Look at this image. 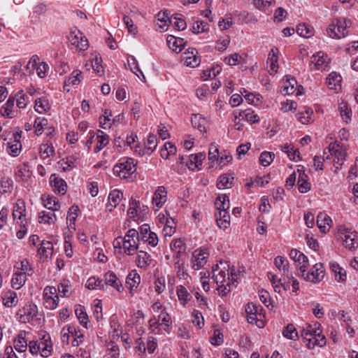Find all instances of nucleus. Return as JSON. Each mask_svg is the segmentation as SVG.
<instances>
[{"instance_id": "1", "label": "nucleus", "mask_w": 358, "mask_h": 358, "mask_svg": "<svg viewBox=\"0 0 358 358\" xmlns=\"http://www.w3.org/2000/svg\"><path fill=\"white\" fill-rule=\"evenodd\" d=\"M213 273L214 281L217 285V290L222 288L221 291H225L229 288L228 291H231L236 288L242 271L236 272L234 266L230 267L227 262L220 261L215 267H213Z\"/></svg>"}, {"instance_id": "2", "label": "nucleus", "mask_w": 358, "mask_h": 358, "mask_svg": "<svg viewBox=\"0 0 358 358\" xmlns=\"http://www.w3.org/2000/svg\"><path fill=\"white\" fill-rule=\"evenodd\" d=\"M301 336L309 349H313L315 346L322 347L326 344L325 336L322 334L318 322L306 324L301 331Z\"/></svg>"}, {"instance_id": "3", "label": "nucleus", "mask_w": 358, "mask_h": 358, "mask_svg": "<svg viewBox=\"0 0 358 358\" xmlns=\"http://www.w3.org/2000/svg\"><path fill=\"white\" fill-rule=\"evenodd\" d=\"M134 159L129 157H124L120 159V162L114 166V174L121 178H127L136 171Z\"/></svg>"}, {"instance_id": "4", "label": "nucleus", "mask_w": 358, "mask_h": 358, "mask_svg": "<svg viewBox=\"0 0 358 358\" xmlns=\"http://www.w3.org/2000/svg\"><path fill=\"white\" fill-rule=\"evenodd\" d=\"M123 248L128 255H133L138 248L139 234L134 229H129L123 238Z\"/></svg>"}, {"instance_id": "5", "label": "nucleus", "mask_w": 358, "mask_h": 358, "mask_svg": "<svg viewBox=\"0 0 358 358\" xmlns=\"http://www.w3.org/2000/svg\"><path fill=\"white\" fill-rule=\"evenodd\" d=\"M69 40L79 51H85L89 47L87 38L76 28L71 30L69 36Z\"/></svg>"}, {"instance_id": "6", "label": "nucleus", "mask_w": 358, "mask_h": 358, "mask_svg": "<svg viewBox=\"0 0 358 358\" xmlns=\"http://www.w3.org/2000/svg\"><path fill=\"white\" fill-rule=\"evenodd\" d=\"M39 343L40 355L43 357H48L53 350L50 335L46 332L41 334Z\"/></svg>"}, {"instance_id": "7", "label": "nucleus", "mask_w": 358, "mask_h": 358, "mask_svg": "<svg viewBox=\"0 0 358 358\" xmlns=\"http://www.w3.org/2000/svg\"><path fill=\"white\" fill-rule=\"evenodd\" d=\"M76 332L79 334L81 331V329L79 327H77L73 324H68L65 325L61 330V340L63 343L69 344L70 337L74 338V334Z\"/></svg>"}, {"instance_id": "8", "label": "nucleus", "mask_w": 358, "mask_h": 358, "mask_svg": "<svg viewBox=\"0 0 358 358\" xmlns=\"http://www.w3.org/2000/svg\"><path fill=\"white\" fill-rule=\"evenodd\" d=\"M304 279L310 282H317L322 280L324 277L323 265L322 264H316L313 266L310 273H306L303 276Z\"/></svg>"}, {"instance_id": "9", "label": "nucleus", "mask_w": 358, "mask_h": 358, "mask_svg": "<svg viewBox=\"0 0 358 358\" xmlns=\"http://www.w3.org/2000/svg\"><path fill=\"white\" fill-rule=\"evenodd\" d=\"M329 62V59L322 52H318L316 56L313 55L311 60V63L314 64L315 69L321 71L326 69Z\"/></svg>"}, {"instance_id": "10", "label": "nucleus", "mask_w": 358, "mask_h": 358, "mask_svg": "<svg viewBox=\"0 0 358 358\" xmlns=\"http://www.w3.org/2000/svg\"><path fill=\"white\" fill-rule=\"evenodd\" d=\"M43 304L50 310L55 309L59 303V296L57 292H43Z\"/></svg>"}, {"instance_id": "11", "label": "nucleus", "mask_w": 358, "mask_h": 358, "mask_svg": "<svg viewBox=\"0 0 358 358\" xmlns=\"http://www.w3.org/2000/svg\"><path fill=\"white\" fill-rule=\"evenodd\" d=\"M50 182L59 194L62 195L66 194L67 185L64 180L59 178L56 174H52L50 177Z\"/></svg>"}, {"instance_id": "12", "label": "nucleus", "mask_w": 358, "mask_h": 358, "mask_svg": "<svg viewBox=\"0 0 358 358\" xmlns=\"http://www.w3.org/2000/svg\"><path fill=\"white\" fill-rule=\"evenodd\" d=\"M299 178H298V189L301 193L308 192L311 187V185L308 182V176L305 173L304 171L298 169Z\"/></svg>"}, {"instance_id": "13", "label": "nucleus", "mask_w": 358, "mask_h": 358, "mask_svg": "<svg viewBox=\"0 0 358 358\" xmlns=\"http://www.w3.org/2000/svg\"><path fill=\"white\" fill-rule=\"evenodd\" d=\"M104 285H108L117 291H120L121 288L123 289L122 282L113 272H107L104 275Z\"/></svg>"}, {"instance_id": "14", "label": "nucleus", "mask_w": 358, "mask_h": 358, "mask_svg": "<svg viewBox=\"0 0 358 358\" xmlns=\"http://www.w3.org/2000/svg\"><path fill=\"white\" fill-rule=\"evenodd\" d=\"M279 50L277 48H273L271 49V52L268 54V57L267 59V63H270V70L268 72L270 74H273L277 72L278 70V55Z\"/></svg>"}, {"instance_id": "15", "label": "nucleus", "mask_w": 358, "mask_h": 358, "mask_svg": "<svg viewBox=\"0 0 358 358\" xmlns=\"http://www.w3.org/2000/svg\"><path fill=\"white\" fill-rule=\"evenodd\" d=\"M343 238V245L349 250H354L358 248V234L357 233H350L345 234Z\"/></svg>"}, {"instance_id": "16", "label": "nucleus", "mask_w": 358, "mask_h": 358, "mask_svg": "<svg viewBox=\"0 0 358 358\" xmlns=\"http://www.w3.org/2000/svg\"><path fill=\"white\" fill-rule=\"evenodd\" d=\"M166 41L169 48L176 52H181L184 48L185 43L182 38L169 35L166 38Z\"/></svg>"}, {"instance_id": "17", "label": "nucleus", "mask_w": 358, "mask_h": 358, "mask_svg": "<svg viewBox=\"0 0 358 358\" xmlns=\"http://www.w3.org/2000/svg\"><path fill=\"white\" fill-rule=\"evenodd\" d=\"M141 277L140 275L134 270L131 271L126 278V287L130 291H132L135 287L140 284Z\"/></svg>"}, {"instance_id": "18", "label": "nucleus", "mask_w": 358, "mask_h": 358, "mask_svg": "<svg viewBox=\"0 0 358 358\" xmlns=\"http://www.w3.org/2000/svg\"><path fill=\"white\" fill-rule=\"evenodd\" d=\"M122 196L123 193L119 189H114L109 194L108 204L107 205V208L109 211H111L117 206Z\"/></svg>"}, {"instance_id": "19", "label": "nucleus", "mask_w": 358, "mask_h": 358, "mask_svg": "<svg viewBox=\"0 0 358 358\" xmlns=\"http://www.w3.org/2000/svg\"><path fill=\"white\" fill-rule=\"evenodd\" d=\"M341 77L336 72L331 73L327 78V85L331 90L338 91L341 90Z\"/></svg>"}, {"instance_id": "20", "label": "nucleus", "mask_w": 358, "mask_h": 358, "mask_svg": "<svg viewBox=\"0 0 358 358\" xmlns=\"http://www.w3.org/2000/svg\"><path fill=\"white\" fill-rule=\"evenodd\" d=\"M38 309L37 306L34 304H31L24 309V315L22 318L24 322L34 321L37 320Z\"/></svg>"}, {"instance_id": "21", "label": "nucleus", "mask_w": 358, "mask_h": 358, "mask_svg": "<svg viewBox=\"0 0 358 358\" xmlns=\"http://www.w3.org/2000/svg\"><path fill=\"white\" fill-rule=\"evenodd\" d=\"M14 348L19 352H24L27 349V341L26 340V332L20 331L14 341Z\"/></svg>"}, {"instance_id": "22", "label": "nucleus", "mask_w": 358, "mask_h": 358, "mask_svg": "<svg viewBox=\"0 0 358 358\" xmlns=\"http://www.w3.org/2000/svg\"><path fill=\"white\" fill-rule=\"evenodd\" d=\"M157 145V136L154 134H150L145 144V150H140L139 155L141 156L145 154L150 155L155 150Z\"/></svg>"}, {"instance_id": "23", "label": "nucleus", "mask_w": 358, "mask_h": 358, "mask_svg": "<svg viewBox=\"0 0 358 358\" xmlns=\"http://www.w3.org/2000/svg\"><path fill=\"white\" fill-rule=\"evenodd\" d=\"M192 124L202 133L206 132V124L207 121L201 115L194 114L191 118Z\"/></svg>"}, {"instance_id": "24", "label": "nucleus", "mask_w": 358, "mask_h": 358, "mask_svg": "<svg viewBox=\"0 0 358 358\" xmlns=\"http://www.w3.org/2000/svg\"><path fill=\"white\" fill-rule=\"evenodd\" d=\"M1 299L3 304L8 308L15 306L18 302L16 292H3Z\"/></svg>"}, {"instance_id": "25", "label": "nucleus", "mask_w": 358, "mask_h": 358, "mask_svg": "<svg viewBox=\"0 0 358 358\" xmlns=\"http://www.w3.org/2000/svg\"><path fill=\"white\" fill-rule=\"evenodd\" d=\"M230 215L228 210L218 211L216 215V221L219 227L224 229H227L229 225Z\"/></svg>"}, {"instance_id": "26", "label": "nucleus", "mask_w": 358, "mask_h": 358, "mask_svg": "<svg viewBox=\"0 0 358 358\" xmlns=\"http://www.w3.org/2000/svg\"><path fill=\"white\" fill-rule=\"evenodd\" d=\"M206 158L205 153L199 152L196 155H191L189 156V161L186 162L187 167L189 169L194 170L201 164L202 161Z\"/></svg>"}, {"instance_id": "27", "label": "nucleus", "mask_w": 358, "mask_h": 358, "mask_svg": "<svg viewBox=\"0 0 358 358\" xmlns=\"http://www.w3.org/2000/svg\"><path fill=\"white\" fill-rule=\"evenodd\" d=\"M215 205L218 211L228 210L230 207L229 196L226 194L219 195L215 200Z\"/></svg>"}, {"instance_id": "28", "label": "nucleus", "mask_w": 358, "mask_h": 358, "mask_svg": "<svg viewBox=\"0 0 358 358\" xmlns=\"http://www.w3.org/2000/svg\"><path fill=\"white\" fill-rule=\"evenodd\" d=\"M38 252L41 256L45 258L50 257L53 253L52 243L50 241H42L41 247L38 250Z\"/></svg>"}, {"instance_id": "29", "label": "nucleus", "mask_w": 358, "mask_h": 358, "mask_svg": "<svg viewBox=\"0 0 358 358\" xmlns=\"http://www.w3.org/2000/svg\"><path fill=\"white\" fill-rule=\"evenodd\" d=\"M196 256V257L195 262L193 263L192 268L194 270H199L206 263L208 253L207 252L206 250H201L199 254H197Z\"/></svg>"}, {"instance_id": "30", "label": "nucleus", "mask_w": 358, "mask_h": 358, "mask_svg": "<svg viewBox=\"0 0 358 358\" xmlns=\"http://www.w3.org/2000/svg\"><path fill=\"white\" fill-rule=\"evenodd\" d=\"M27 275L24 272L15 273L11 280L12 287L15 289H19L25 282Z\"/></svg>"}, {"instance_id": "31", "label": "nucleus", "mask_w": 358, "mask_h": 358, "mask_svg": "<svg viewBox=\"0 0 358 358\" xmlns=\"http://www.w3.org/2000/svg\"><path fill=\"white\" fill-rule=\"evenodd\" d=\"M285 78L286 80L283 86L282 92H285V94H292L296 90L295 86L297 84L296 80L290 76H286Z\"/></svg>"}, {"instance_id": "32", "label": "nucleus", "mask_w": 358, "mask_h": 358, "mask_svg": "<svg viewBox=\"0 0 358 358\" xmlns=\"http://www.w3.org/2000/svg\"><path fill=\"white\" fill-rule=\"evenodd\" d=\"M25 204L22 200L18 199L14 207L13 216L14 220H21L22 217L25 216Z\"/></svg>"}, {"instance_id": "33", "label": "nucleus", "mask_w": 358, "mask_h": 358, "mask_svg": "<svg viewBox=\"0 0 358 358\" xmlns=\"http://www.w3.org/2000/svg\"><path fill=\"white\" fill-rule=\"evenodd\" d=\"M166 196V191L165 190V187H159L157 190L155 192L153 196V201L155 202V204L157 207L160 208L162 204L165 202Z\"/></svg>"}, {"instance_id": "34", "label": "nucleus", "mask_w": 358, "mask_h": 358, "mask_svg": "<svg viewBox=\"0 0 358 358\" xmlns=\"http://www.w3.org/2000/svg\"><path fill=\"white\" fill-rule=\"evenodd\" d=\"M239 117L242 119H245L250 123H257L259 122V118L257 114L251 109H246L239 112Z\"/></svg>"}, {"instance_id": "35", "label": "nucleus", "mask_w": 358, "mask_h": 358, "mask_svg": "<svg viewBox=\"0 0 358 358\" xmlns=\"http://www.w3.org/2000/svg\"><path fill=\"white\" fill-rule=\"evenodd\" d=\"M98 142L95 148V152H98L103 149L109 142V137L103 131L99 130L97 134Z\"/></svg>"}, {"instance_id": "36", "label": "nucleus", "mask_w": 358, "mask_h": 358, "mask_svg": "<svg viewBox=\"0 0 358 358\" xmlns=\"http://www.w3.org/2000/svg\"><path fill=\"white\" fill-rule=\"evenodd\" d=\"M86 287L89 289H104L103 280L94 277L90 278L86 282Z\"/></svg>"}, {"instance_id": "37", "label": "nucleus", "mask_w": 358, "mask_h": 358, "mask_svg": "<svg viewBox=\"0 0 358 358\" xmlns=\"http://www.w3.org/2000/svg\"><path fill=\"white\" fill-rule=\"evenodd\" d=\"M282 335L285 338L295 341L299 338L298 332L292 324H288L282 331Z\"/></svg>"}, {"instance_id": "38", "label": "nucleus", "mask_w": 358, "mask_h": 358, "mask_svg": "<svg viewBox=\"0 0 358 358\" xmlns=\"http://www.w3.org/2000/svg\"><path fill=\"white\" fill-rule=\"evenodd\" d=\"M275 266L282 271L285 274L289 273V263L288 261L281 256H278L274 259Z\"/></svg>"}, {"instance_id": "39", "label": "nucleus", "mask_w": 358, "mask_h": 358, "mask_svg": "<svg viewBox=\"0 0 358 358\" xmlns=\"http://www.w3.org/2000/svg\"><path fill=\"white\" fill-rule=\"evenodd\" d=\"M233 180V177L230 178V176L227 174H222L218 178L217 187L219 189L229 188L231 187Z\"/></svg>"}, {"instance_id": "40", "label": "nucleus", "mask_w": 358, "mask_h": 358, "mask_svg": "<svg viewBox=\"0 0 358 358\" xmlns=\"http://www.w3.org/2000/svg\"><path fill=\"white\" fill-rule=\"evenodd\" d=\"M75 313L80 321V324L87 328V324L88 322V316L85 311L84 307L82 306H78L76 307L75 310Z\"/></svg>"}, {"instance_id": "41", "label": "nucleus", "mask_w": 358, "mask_h": 358, "mask_svg": "<svg viewBox=\"0 0 358 358\" xmlns=\"http://www.w3.org/2000/svg\"><path fill=\"white\" fill-rule=\"evenodd\" d=\"M34 108L39 113L45 112L50 108L49 103L45 98H38L35 101Z\"/></svg>"}, {"instance_id": "42", "label": "nucleus", "mask_w": 358, "mask_h": 358, "mask_svg": "<svg viewBox=\"0 0 358 358\" xmlns=\"http://www.w3.org/2000/svg\"><path fill=\"white\" fill-rule=\"evenodd\" d=\"M296 32L302 37L309 38L313 35V28L305 23L300 24L297 27Z\"/></svg>"}, {"instance_id": "43", "label": "nucleus", "mask_w": 358, "mask_h": 358, "mask_svg": "<svg viewBox=\"0 0 358 358\" xmlns=\"http://www.w3.org/2000/svg\"><path fill=\"white\" fill-rule=\"evenodd\" d=\"M275 155L271 152L264 151L259 156V163L264 166H267L273 162Z\"/></svg>"}, {"instance_id": "44", "label": "nucleus", "mask_w": 358, "mask_h": 358, "mask_svg": "<svg viewBox=\"0 0 358 358\" xmlns=\"http://www.w3.org/2000/svg\"><path fill=\"white\" fill-rule=\"evenodd\" d=\"M259 299L268 308L271 309L274 307L275 301L270 295V292H262V294L259 295Z\"/></svg>"}, {"instance_id": "45", "label": "nucleus", "mask_w": 358, "mask_h": 358, "mask_svg": "<svg viewBox=\"0 0 358 358\" xmlns=\"http://www.w3.org/2000/svg\"><path fill=\"white\" fill-rule=\"evenodd\" d=\"M53 217L56 220V215L54 213L42 211L39 213L38 221L40 223L50 224L54 222Z\"/></svg>"}, {"instance_id": "46", "label": "nucleus", "mask_w": 358, "mask_h": 358, "mask_svg": "<svg viewBox=\"0 0 358 358\" xmlns=\"http://www.w3.org/2000/svg\"><path fill=\"white\" fill-rule=\"evenodd\" d=\"M170 12L168 10H165L164 12H159L157 14V19L161 22H163V24H159V27L164 29L165 26H169L170 23H172V20L169 17Z\"/></svg>"}, {"instance_id": "47", "label": "nucleus", "mask_w": 358, "mask_h": 358, "mask_svg": "<svg viewBox=\"0 0 358 358\" xmlns=\"http://www.w3.org/2000/svg\"><path fill=\"white\" fill-rule=\"evenodd\" d=\"M297 263H299V265H300L299 271L301 273V275L304 276L305 273L306 271V268L309 265L308 257L303 253L301 252V254H300L299 256L298 257Z\"/></svg>"}, {"instance_id": "48", "label": "nucleus", "mask_w": 358, "mask_h": 358, "mask_svg": "<svg viewBox=\"0 0 358 358\" xmlns=\"http://www.w3.org/2000/svg\"><path fill=\"white\" fill-rule=\"evenodd\" d=\"M128 65L129 66L131 71L135 73L138 78L139 76L138 75L137 72H140L141 74L143 76V80L145 79L144 75L143 74V72L141 71V69L138 67V62L135 57L130 56L128 59Z\"/></svg>"}, {"instance_id": "49", "label": "nucleus", "mask_w": 358, "mask_h": 358, "mask_svg": "<svg viewBox=\"0 0 358 358\" xmlns=\"http://www.w3.org/2000/svg\"><path fill=\"white\" fill-rule=\"evenodd\" d=\"M209 29L208 24L203 21H196L192 26V31L194 34L206 32Z\"/></svg>"}, {"instance_id": "50", "label": "nucleus", "mask_w": 358, "mask_h": 358, "mask_svg": "<svg viewBox=\"0 0 358 358\" xmlns=\"http://www.w3.org/2000/svg\"><path fill=\"white\" fill-rule=\"evenodd\" d=\"M80 70H75L72 72L67 80H65V85H77L80 83L79 77L81 76Z\"/></svg>"}, {"instance_id": "51", "label": "nucleus", "mask_w": 358, "mask_h": 358, "mask_svg": "<svg viewBox=\"0 0 358 358\" xmlns=\"http://www.w3.org/2000/svg\"><path fill=\"white\" fill-rule=\"evenodd\" d=\"M44 206L53 211L59 210L60 207L58 200L54 196L48 197L47 200L45 201Z\"/></svg>"}, {"instance_id": "52", "label": "nucleus", "mask_w": 358, "mask_h": 358, "mask_svg": "<svg viewBox=\"0 0 358 358\" xmlns=\"http://www.w3.org/2000/svg\"><path fill=\"white\" fill-rule=\"evenodd\" d=\"M192 316V323L197 327L198 329H201L204 325V319L201 313L198 310H194Z\"/></svg>"}, {"instance_id": "53", "label": "nucleus", "mask_w": 358, "mask_h": 358, "mask_svg": "<svg viewBox=\"0 0 358 358\" xmlns=\"http://www.w3.org/2000/svg\"><path fill=\"white\" fill-rule=\"evenodd\" d=\"M79 208L78 206H72L68 211L67 220L70 222V227H72V224L75 225V222L78 215Z\"/></svg>"}, {"instance_id": "54", "label": "nucleus", "mask_w": 358, "mask_h": 358, "mask_svg": "<svg viewBox=\"0 0 358 358\" xmlns=\"http://www.w3.org/2000/svg\"><path fill=\"white\" fill-rule=\"evenodd\" d=\"M268 277L271 279V282L274 287V291H276V288L279 287V285L283 287L284 290L289 289V285L285 283H282L281 279H278L276 275L269 273Z\"/></svg>"}, {"instance_id": "55", "label": "nucleus", "mask_w": 358, "mask_h": 358, "mask_svg": "<svg viewBox=\"0 0 358 358\" xmlns=\"http://www.w3.org/2000/svg\"><path fill=\"white\" fill-rule=\"evenodd\" d=\"M335 158L336 159V161H335V166L338 169L339 166H341L343 164V162L345 159V152L341 149V148H338L337 150L335 151V152L333 155Z\"/></svg>"}, {"instance_id": "56", "label": "nucleus", "mask_w": 358, "mask_h": 358, "mask_svg": "<svg viewBox=\"0 0 358 358\" xmlns=\"http://www.w3.org/2000/svg\"><path fill=\"white\" fill-rule=\"evenodd\" d=\"M120 327V324L112 319L110 321V334L114 338L116 337L118 338L122 334V330Z\"/></svg>"}, {"instance_id": "57", "label": "nucleus", "mask_w": 358, "mask_h": 358, "mask_svg": "<svg viewBox=\"0 0 358 358\" xmlns=\"http://www.w3.org/2000/svg\"><path fill=\"white\" fill-rule=\"evenodd\" d=\"M335 25L336 27V30L338 33L341 36V38L345 37L348 33L346 31L348 26L347 22L345 20L339 19L337 20V23Z\"/></svg>"}, {"instance_id": "58", "label": "nucleus", "mask_w": 358, "mask_h": 358, "mask_svg": "<svg viewBox=\"0 0 358 358\" xmlns=\"http://www.w3.org/2000/svg\"><path fill=\"white\" fill-rule=\"evenodd\" d=\"M262 312V307L257 306L253 303H248L245 306V313L247 315H254Z\"/></svg>"}, {"instance_id": "59", "label": "nucleus", "mask_w": 358, "mask_h": 358, "mask_svg": "<svg viewBox=\"0 0 358 358\" xmlns=\"http://www.w3.org/2000/svg\"><path fill=\"white\" fill-rule=\"evenodd\" d=\"M138 263L141 265V267L146 266L150 264L148 261H151L150 255L148 254L146 252L140 251L138 253Z\"/></svg>"}, {"instance_id": "60", "label": "nucleus", "mask_w": 358, "mask_h": 358, "mask_svg": "<svg viewBox=\"0 0 358 358\" xmlns=\"http://www.w3.org/2000/svg\"><path fill=\"white\" fill-rule=\"evenodd\" d=\"M329 220L330 217L327 216L326 215H323L321 213L317 216V224L322 231H325V224H328Z\"/></svg>"}, {"instance_id": "61", "label": "nucleus", "mask_w": 358, "mask_h": 358, "mask_svg": "<svg viewBox=\"0 0 358 358\" xmlns=\"http://www.w3.org/2000/svg\"><path fill=\"white\" fill-rule=\"evenodd\" d=\"M273 0H254V4L259 10H265L271 6Z\"/></svg>"}, {"instance_id": "62", "label": "nucleus", "mask_w": 358, "mask_h": 358, "mask_svg": "<svg viewBox=\"0 0 358 358\" xmlns=\"http://www.w3.org/2000/svg\"><path fill=\"white\" fill-rule=\"evenodd\" d=\"M201 62L200 57H197L196 55H194L193 56H186L185 57V63L187 66L195 67L197 66Z\"/></svg>"}, {"instance_id": "63", "label": "nucleus", "mask_w": 358, "mask_h": 358, "mask_svg": "<svg viewBox=\"0 0 358 358\" xmlns=\"http://www.w3.org/2000/svg\"><path fill=\"white\" fill-rule=\"evenodd\" d=\"M40 152L42 155H43V157L45 158L52 155L55 152V150L52 145L43 144L40 146Z\"/></svg>"}, {"instance_id": "64", "label": "nucleus", "mask_w": 358, "mask_h": 358, "mask_svg": "<svg viewBox=\"0 0 358 358\" xmlns=\"http://www.w3.org/2000/svg\"><path fill=\"white\" fill-rule=\"evenodd\" d=\"M286 15L287 11L284 8L281 7L278 8L274 13V21L277 22H282L285 17Z\"/></svg>"}]
</instances>
